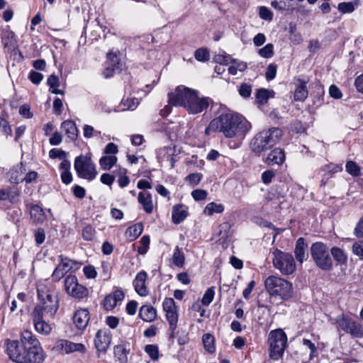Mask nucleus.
Instances as JSON below:
<instances>
[{"mask_svg":"<svg viewBox=\"0 0 363 363\" xmlns=\"http://www.w3.org/2000/svg\"><path fill=\"white\" fill-rule=\"evenodd\" d=\"M43 78V74L38 72L31 70L29 73L28 79L35 84H40Z\"/></svg>","mask_w":363,"mask_h":363,"instance_id":"0e129e2a","label":"nucleus"},{"mask_svg":"<svg viewBox=\"0 0 363 363\" xmlns=\"http://www.w3.org/2000/svg\"><path fill=\"white\" fill-rule=\"evenodd\" d=\"M208 193L206 190L195 189L191 192V196L195 201H202L206 199Z\"/></svg>","mask_w":363,"mask_h":363,"instance_id":"680f3d73","label":"nucleus"},{"mask_svg":"<svg viewBox=\"0 0 363 363\" xmlns=\"http://www.w3.org/2000/svg\"><path fill=\"white\" fill-rule=\"evenodd\" d=\"M172 260V263L177 267H182L184 266L185 256L178 246H177L174 250Z\"/></svg>","mask_w":363,"mask_h":363,"instance_id":"e433bc0d","label":"nucleus"},{"mask_svg":"<svg viewBox=\"0 0 363 363\" xmlns=\"http://www.w3.org/2000/svg\"><path fill=\"white\" fill-rule=\"evenodd\" d=\"M282 136V130L279 128H271L258 133L251 140L252 152L259 154L275 145Z\"/></svg>","mask_w":363,"mask_h":363,"instance_id":"f03ea898","label":"nucleus"},{"mask_svg":"<svg viewBox=\"0 0 363 363\" xmlns=\"http://www.w3.org/2000/svg\"><path fill=\"white\" fill-rule=\"evenodd\" d=\"M269 357L274 360L282 357L287 346V337L281 329L272 330L269 334Z\"/></svg>","mask_w":363,"mask_h":363,"instance_id":"0eeeda50","label":"nucleus"},{"mask_svg":"<svg viewBox=\"0 0 363 363\" xmlns=\"http://www.w3.org/2000/svg\"><path fill=\"white\" fill-rule=\"evenodd\" d=\"M342 170V164H328L327 165H325L322 168V171L325 172V173H328L330 176H331L334 173L339 172Z\"/></svg>","mask_w":363,"mask_h":363,"instance_id":"a18cd8bd","label":"nucleus"},{"mask_svg":"<svg viewBox=\"0 0 363 363\" xmlns=\"http://www.w3.org/2000/svg\"><path fill=\"white\" fill-rule=\"evenodd\" d=\"M89 319V312L86 308L77 310L73 315V321L79 330L85 329Z\"/></svg>","mask_w":363,"mask_h":363,"instance_id":"6ab92c4d","label":"nucleus"},{"mask_svg":"<svg viewBox=\"0 0 363 363\" xmlns=\"http://www.w3.org/2000/svg\"><path fill=\"white\" fill-rule=\"evenodd\" d=\"M183 204H177L172 208V221L175 224L182 223L188 216L187 208Z\"/></svg>","mask_w":363,"mask_h":363,"instance_id":"393cba45","label":"nucleus"},{"mask_svg":"<svg viewBox=\"0 0 363 363\" xmlns=\"http://www.w3.org/2000/svg\"><path fill=\"white\" fill-rule=\"evenodd\" d=\"M346 171L353 177H357L360 174V168L356 162L348 161L345 165Z\"/></svg>","mask_w":363,"mask_h":363,"instance_id":"ea45409f","label":"nucleus"},{"mask_svg":"<svg viewBox=\"0 0 363 363\" xmlns=\"http://www.w3.org/2000/svg\"><path fill=\"white\" fill-rule=\"evenodd\" d=\"M202 178V174L200 173H191L189 174L186 179L189 181L190 184L193 186L197 185Z\"/></svg>","mask_w":363,"mask_h":363,"instance_id":"69168bd1","label":"nucleus"},{"mask_svg":"<svg viewBox=\"0 0 363 363\" xmlns=\"http://www.w3.org/2000/svg\"><path fill=\"white\" fill-rule=\"evenodd\" d=\"M1 40L5 48L15 44V33L9 28L4 29L1 33Z\"/></svg>","mask_w":363,"mask_h":363,"instance_id":"72a5a7b5","label":"nucleus"},{"mask_svg":"<svg viewBox=\"0 0 363 363\" xmlns=\"http://www.w3.org/2000/svg\"><path fill=\"white\" fill-rule=\"evenodd\" d=\"M306 248L307 244L305 242V239L303 238H299L296 242L294 254L296 260L300 263H303V260L308 256L306 250Z\"/></svg>","mask_w":363,"mask_h":363,"instance_id":"5701e85b","label":"nucleus"},{"mask_svg":"<svg viewBox=\"0 0 363 363\" xmlns=\"http://www.w3.org/2000/svg\"><path fill=\"white\" fill-rule=\"evenodd\" d=\"M60 262L55 267L52 278L55 281H59L76 264V262L69 259L63 255L59 256Z\"/></svg>","mask_w":363,"mask_h":363,"instance_id":"2eb2a0df","label":"nucleus"},{"mask_svg":"<svg viewBox=\"0 0 363 363\" xmlns=\"http://www.w3.org/2000/svg\"><path fill=\"white\" fill-rule=\"evenodd\" d=\"M259 15L261 18L265 21H272L273 13L266 6H260L259 9Z\"/></svg>","mask_w":363,"mask_h":363,"instance_id":"6e6d98bb","label":"nucleus"},{"mask_svg":"<svg viewBox=\"0 0 363 363\" xmlns=\"http://www.w3.org/2000/svg\"><path fill=\"white\" fill-rule=\"evenodd\" d=\"M95 229L90 225H86L82 230V238L87 241L93 240L95 236Z\"/></svg>","mask_w":363,"mask_h":363,"instance_id":"49530a36","label":"nucleus"},{"mask_svg":"<svg viewBox=\"0 0 363 363\" xmlns=\"http://www.w3.org/2000/svg\"><path fill=\"white\" fill-rule=\"evenodd\" d=\"M59 349L68 354L73 352H84L85 346L82 343H74L67 340H60L57 342Z\"/></svg>","mask_w":363,"mask_h":363,"instance_id":"aec40b11","label":"nucleus"},{"mask_svg":"<svg viewBox=\"0 0 363 363\" xmlns=\"http://www.w3.org/2000/svg\"><path fill=\"white\" fill-rule=\"evenodd\" d=\"M204 349L210 354L215 352V337L210 333H205L202 337Z\"/></svg>","mask_w":363,"mask_h":363,"instance_id":"2f4dec72","label":"nucleus"},{"mask_svg":"<svg viewBox=\"0 0 363 363\" xmlns=\"http://www.w3.org/2000/svg\"><path fill=\"white\" fill-rule=\"evenodd\" d=\"M194 57L198 61L206 62L209 60L210 55L206 48H199L195 51Z\"/></svg>","mask_w":363,"mask_h":363,"instance_id":"79ce46f5","label":"nucleus"},{"mask_svg":"<svg viewBox=\"0 0 363 363\" xmlns=\"http://www.w3.org/2000/svg\"><path fill=\"white\" fill-rule=\"evenodd\" d=\"M196 91L195 89L182 85L178 86L174 92L168 94L169 103L175 106H182L186 110L190 101L194 99Z\"/></svg>","mask_w":363,"mask_h":363,"instance_id":"9d476101","label":"nucleus"},{"mask_svg":"<svg viewBox=\"0 0 363 363\" xmlns=\"http://www.w3.org/2000/svg\"><path fill=\"white\" fill-rule=\"evenodd\" d=\"M298 82L299 85L297 86L294 91V98L295 101H303L307 98L308 94L306 86L307 82L300 79Z\"/></svg>","mask_w":363,"mask_h":363,"instance_id":"c85d7f7f","label":"nucleus"},{"mask_svg":"<svg viewBox=\"0 0 363 363\" xmlns=\"http://www.w3.org/2000/svg\"><path fill=\"white\" fill-rule=\"evenodd\" d=\"M239 94L244 99H247L251 96L252 86L247 83H242L238 89Z\"/></svg>","mask_w":363,"mask_h":363,"instance_id":"8fccbe9b","label":"nucleus"},{"mask_svg":"<svg viewBox=\"0 0 363 363\" xmlns=\"http://www.w3.org/2000/svg\"><path fill=\"white\" fill-rule=\"evenodd\" d=\"M337 9L342 13H350L354 10V6L352 2H341L338 4Z\"/></svg>","mask_w":363,"mask_h":363,"instance_id":"603ef678","label":"nucleus"},{"mask_svg":"<svg viewBox=\"0 0 363 363\" xmlns=\"http://www.w3.org/2000/svg\"><path fill=\"white\" fill-rule=\"evenodd\" d=\"M215 291H214V287H210L208 288L204 295L203 296V298L201 299V303L203 305L208 306L213 300Z\"/></svg>","mask_w":363,"mask_h":363,"instance_id":"de8ad7c7","label":"nucleus"},{"mask_svg":"<svg viewBox=\"0 0 363 363\" xmlns=\"http://www.w3.org/2000/svg\"><path fill=\"white\" fill-rule=\"evenodd\" d=\"M103 304L105 310L111 311L116 306L117 303L114 298H113L112 294H109L104 298Z\"/></svg>","mask_w":363,"mask_h":363,"instance_id":"864d4df0","label":"nucleus"},{"mask_svg":"<svg viewBox=\"0 0 363 363\" xmlns=\"http://www.w3.org/2000/svg\"><path fill=\"white\" fill-rule=\"evenodd\" d=\"M285 160V154L282 149L275 148L268 155L266 162L268 165H281Z\"/></svg>","mask_w":363,"mask_h":363,"instance_id":"4be33fe9","label":"nucleus"},{"mask_svg":"<svg viewBox=\"0 0 363 363\" xmlns=\"http://www.w3.org/2000/svg\"><path fill=\"white\" fill-rule=\"evenodd\" d=\"M352 252L358 256L361 259H363V240L355 242L352 247Z\"/></svg>","mask_w":363,"mask_h":363,"instance_id":"5fc2aeb1","label":"nucleus"},{"mask_svg":"<svg viewBox=\"0 0 363 363\" xmlns=\"http://www.w3.org/2000/svg\"><path fill=\"white\" fill-rule=\"evenodd\" d=\"M332 255L337 264H345L347 261V255L343 250L338 247H333L330 250Z\"/></svg>","mask_w":363,"mask_h":363,"instance_id":"7c9ffc66","label":"nucleus"},{"mask_svg":"<svg viewBox=\"0 0 363 363\" xmlns=\"http://www.w3.org/2000/svg\"><path fill=\"white\" fill-rule=\"evenodd\" d=\"M138 315L145 322H152L157 318V311L151 305H143L140 308Z\"/></svg>","mask_w":363,"mask_h":363,"instance_id":"b1692460","label":"nucleus"},{"mask_svg":"<svg viewBox=\"0 0 363 363\" xmlns=\"http://www.w3.org/2000/svg\"><path fill=\"white\" fill-rule=\"evenodd\" d=\"M0 130L2 131V133L5 135H11L12 130L11 128V126L9 124V122L5 120L3 118L0 117Z\"/></svg>","mask_w":363,"mask_h":363,"instance_id":"e2e57ef3","label":"nucleus"},{"mask_svg":"<svg viewBox=\"0 0 363 363\" xmlns=\"http://www.w3.org/2000/svg\"><path fill=\"white\" fill-rule=\"evenodd\" d=\"M303 345L310 350V359L318 356V347L310 340L303 339Z\"/></svg>","mask_w":363,"mask_h":363,"instance_id":"a19ab883","label":"nucleus"},{"mask_svg":"<svg viewBox=\"0 0 363 363\" xmlns=\"http://www.w3.org/2000/svg\"><path fill=\"white\" fill-rule=\"evenodd\" d=\"M94 343L98 351L106 352L111 343V335L99 330L95 336Z\"/></svg>","mask_w":363,"mask_h":363,"instance_id":"f3484780","label":"nucleus"},{"mask_svg":"<svg viewBox=\"0 0 363 363\" xmlns=\"http://www.w3.org/2000/svg\"><path fill=\"white\" fill-rule=\"evenodd\" d=\"M166 312V318L169 324V330H172V334L177 328L178 323V313L177 309L168 311Z\"/></svg>","mask_w":363,"mask_h":363,"instance_id":"f704fd0d","label":"nucleus"},{"mask_svg":"<svg viewBox=\"0 0 363 363\" xmlns=\"http://www.w3.org/2000/svg\"><path fill=\"white\" fill-rule=\"evenodd\" d=\"M354 234L357 238H363V216L357 222L354 230Z\"/></svg>","mask_w":363,"mask_h":363,"instance_id":"774afa93","label":"nucleus"},{"mask_svg":"<svg viewBox=\"0 0 363 363\" xmlns=\"http://www.w3.org/2000/svg\"><path fill=\"white\" fill-rule=\"evenodd\" d=\"M274 91L273 90L260 88L257 90L255 97L256 102L258 104H265L269 99L274 97Z\"/></svg>","mask_w":363,"mask_h":363,"instance_id":"c756f323","label":"nucleus"},{"mask_svg":"<svg viewBox=\"0 0 363 363\" xmlns=\"http://www.w3.org/2000/svg\"><path fill=\"white\" fill-rule=\"evenodd\" d=\"M310 252L315 264L319 269L327 272L333 269V262L326 244L322 242H313L310 247Z\"/></svg>","mask_w":363,"mask_h":363,"instance_id":"423d86ee","label":"nucleus"},{"mask_svg":"<svg viewBox=\"0 0 363 363\" xmlns=\"http://www.w3.org/2000/svg\"><path fill=\"white\" fill-rule=\"evenodd\" d=\"M130 349L128 348V344L127 342L115 345L113 347L114 357L117 358L120 363H128V355Z\"/></svg>","mask_w":363,"mask_h":363,"instance_id":"412c9836","label":"nucleus"},{"mask_svg":"<svg viewBox=\"0 0 363 363\" xmlns=\"http://www.w3.org/2000/svg\"><path fill=\"white\" fill-rule=\"evenodd\" d=\"M135 291L140 296H145L148 294L147 289L145 284V283H135L133 284Z\"/></svg>","mask_w":363,"mask_h":363,"instance_id":"338daca9","label":"nucleus"},{"mask_svg":"<svg viewBox=\"0 0 363 363\" xmlns=\"http://www.w3.org/2000/svg\"><path fill=\"white\" fill-rule=\"evenodd\" d=\"M141 246L138 247V252L140 255H145L147 252V248L150 245V237L148 235H143L140 239Z\"/></svg>","mask_w":363,"mask_h":363,"instance_id":"09e8293b","label":"nucleus"},{"mask_svg":"<svg viewBox=\"0 0 363 363\" xmlns=\"http://www.w3.org/2000/svg\"><path fill=\"white\" fill-rule=\"evenodd\" d=\"M34 236L35 241L38 245L43 243L45 239V233L44 229L40 228L36 229L34 233Z\"/></svg>","mask_w":363,"mask_h":363,"instance_id":"13d9d810","label":"nucleus"},{"mask_svg":"<svg viewBox=\"0 0 363 363\" xmlns=\"http://www.w3.org/2000/svg\"><path fill=\"white\" fill-rule=\"evenodd\" d=\"M25 205L30 211V216L34 223H42L45 219L43 208L37 204H30L29 201H25Z\"/></svg>","mask_w":363,"mask_h":363,"instance_id":"a211bd4d","label":"nucleus"},{"mask_svg":"<svg viewBox=\"0 0 363 363\" xmlns=\"http://www.w3.org/2000/svg\"><path fill=\"white\" fill-rule=\"evenodd\" d=\"M224 211L223 205L220 203H216L215 202H211L208 203L204 209V212L209 216L213 215L215 213H220Z\"/></svg>","mask_w":363,"mask_h":363,"instance_id":"4c0bfd02","label":"nucleus"},{"mask_svg":"<svg viewBox=\"0 0 363 363\" xmlns=\"http://www.w3.org/2000/svg\"><path fill=\"white\" fill-rule=\"evenodd\" d=\"M145 352L151 357L154 361L159 359V350L156 345H147L145 347Z\"/></svg>","mask_w":363,"mask_h":363,"instance_id":"58836bf2","label":"nucleus"},{"mask_svg":"<svg viewBox=\"0 0 363 363\" xmlns=\"http://www.w3.org/2000/svg\"><path fill=\"white\" fill-rule=\"evenodd\" d=\"M40 308L33 311L32 317L35 330L42 335H47L50 333L52 327L49 323L51 319L54 318L46 317L40 313Z\"/></svg>","mask_w":363,"mask_h":363,"instance_id":"4468645a","label":"nucleus"},{"mask_svg":"<svg viewBox=\"0 0 363 363\" xmlns=\"http://www.w3.org/2000/svg\"><path fill=\"white\" fill-rule=\"evenodd\" d=\"M258 53L264 58H270L274 55V45L272 43L267 44L264 48L259 50Z\"/></svg>","mask_w":363,"mask_h":363,"instance_id":"37998d69","label":"nucleus"},{"mask_svg":"<svg viewBox=\"0 0 363 363\" xmlns=\"http://www.w3.org/2000/svg\"><path fill=\"white\" fill-rule=\"evenodd\" d=\"M21 344L28 347V350H33L40 357L42 362L44 361L45 354L39 340L28 330H25L21 333V340H18Z\"/></svg>","mask_w":363,"mask_h":363,"instance_id":"ddd939ff","label":"nucleus"},{"mask_svg":"<svg viewBox=\"0 0 363 363\" xmlns=\"http://www.w3.org/2000/svg\"><path fill=\"white\" fill-rule=\"evenodd\" d=\"M117 162L115 155L103 156L99 160V164L104 170L111 169Z\"/></svg>","mask_w":363,"mask_h":363,"instance_id":"473e14b6","label":"nucleus"},{"mask_svg":"<svg viewBox=\"0 0 363 363\" xmlns=\"http://www.w3.org/2000/svg\"><path fill=\"white\" fill-rule=\"evenodd\" d=\"M162 306L164 311L177 309L176 303L172 298H166L163 301Z\"/></svg>","mask_w":363,"mask_h":363,"instance_id":"052dcab7","label":"nucleus"},{"mask_svg":"<svg viewBox=\"0 0 363 363\" xmlns=\"http://www.w3.org/2000/svg\"><path fill=\"white\" fill-rule=\"evenodd\" d=\"M143 225L142 223H137L130 227L125 230V236L128 240L131 242L137 239L143 233Z\"/></svg>","mask_w":363,"mask_h":363,"instance_id":"cd10ccee","label":"nucleus"},{"mask_svg":"<svg viewBox=\"0 0 363 363\" xmlns=\"http://www.w3.org/2000/svg\"><path fill=\"white\" fill-rule=\"evenodd\" d=\"M74 167L79 178L89 181L94 179L98 174L96 165L90 156L82 155L77 156L74 160Z\"/></svg>","mask_w":363,"mask_h":363,"instance_id":"6e6552de","label":"nucleus"},{"mask_svg":"<svg viewBox=\"0 0 363 363\" xmlns=\"http://www.w3.org/2000/svg\"><path fill=\"white\" fill-rule=\"evenodd\" d=\"M138 202L143 205L144 211L147 213H151L153 211L152 196L148 192H140L138 197Z\"/></svg>","mask_w":363,"mask_h":363,"instance_id":"a878e982","label":"nucleus"},{"mask_svg":"<svg viewBox=\"0 0 363 363\" xmlns=\"http://www.w3.org/2000/svg\"><path fill=\"white\" fill-rule=\"evenodd\" d=\"M336 324L338 330L350 334L352 337H363V325L350 316L342 315L336 319Z\"/></svg>","mask_w":363,"mask_h":363,"instance_id":"9b49d317","label":"nucleus"},{"mask_svg":"<svg viewBox=\"0 0 363 363\" xmlns=\"http://www.w3.org/2000/svg\"><path fill=\"white\" fill-rule=\"evenodd\" d=\"M7 353L11 359L17 363H42L35 352L18 340H11L7 344Z\"/></svg>","mask_w":363,"mask_h":363,"instance_id":"20e7f679","label":"nucleus"},{"mask_svg":"<svg viewBox=\"0 0 363 363\" xmlns=\"http://www.w3.org/2000/svg\"><path fill=\"white\" fill-rule=\"evenodd\" d=\"M38 172H36L35 171H30L28 173H26V174L23 177V178H20V179L15 178L14 180H16V182L23 181V182H26V183L29 184V183H31L32 182L35 181L38 178Z\"/></svg>","mask_w":363,"mask_h":363,"instance_id":"bf43d9fd","label":"nucleus"},{"mask_svg":"<svg viewBox=\"0 0 363 363\" xmlns=\"http://www.w3.org/2000/svg\"><path fill=\"white\" fill-rule=\"evenodd\" d=\"M61 127L65 130V134L72 140L75 141L78 136V130L75 123L72 121H64Z\"/></svg>","mask_w":363,"mask_h":363,"instance_id":"bb28decb","label":"nucleus"},{"mask_svg":"<svg viewBox=\"0 0 363 363\" xmlns=\"http://www.w3.org/2000/svg\"><path fill=\"white\" fill-rule=\"evenodd\" d=\"M194 99L190 101L186 111L189 113L197 114L206 110L209 106L211 99L209 97H199V91L194 95Z\"/></svg>","mask_w":363,"mask_h":363,"instance_id":"dca6fc26","label":"nucleus"},{"mask_svg":"<svg viewBox=\"0 0 363 363\" xmlns=\"http://www.w3.org/2000/svg\"><path fill=\"white\" fill-rule=\"evenodd\" d=\"M273 265L283 275H290L295 272L296 264L291 254L276 249L273 252Z\"/></svg>","mask_w":363,"mask_h":363,"instance_id":"1a4fd4ad","label":"nucleus"},{"mask_svg":"<svg viewBox=\"0 0 363 363\" xmlns=\"http://www.w3.org/2000/svg\"><path fill=\"white\" fill-rule=\"evenodd\" d=\"M251 128V123L238 113H223L213 119L205 129L206 135L223 133L225 138H233L245 134Z\"/></svg>","mask_w":363,"mask_h":363,"instance_id":"f257e3e1","label":"nucleus"},{"mask_svg":"<svg viewBox=\"0 0 363 363\" xmlns=\"http://www.w3.org/2000/svg\"><path fill=\"white\" fill-rule=\"evenodd\" d=\"M107 63L108 65L114 67L117 69H121L120 67V59L118 55L113 52H109L107 54Z\"/></svg>","mask_w":363,"mask_h":363,"instance_id":"c03bdc74","label":"nucleus"},{"mask_svg":"<svg viewBox=\"0 0 363 363\" xmlns=\"http://www.w3.org/2000/svg\"><path fill=\"white\" fill-rule=\"evenodd\" d=\"M38 297L40 304L37 305L33 311L40 308V313L45 316L54 318L60 306L57 296L46 288H43L38 289Z\"/></svg>","mask_w":363,"mask_h":363,"instance_id":"39448f33","label":"nucleus"},{"mask_svg":"<svg viewBox=\"0 0 363 363\" xmlns=\"http://www.w3.org/2000/svg\"><path fill=\"white\" fill-rule=\"evenodd\" d=\"M25 171H26V169H25V167H23V163L21 162L20 165H17L12 169V172H11L10 179H9L10 182L13 184H19L21 182H23V181L16 182V180H14V179H15V178H16V179L23 178V174L24 173Z\"/></svg>","mask_w":363,"mask_h":363,"instance_id":"c9c22d12","label":"nucleus"},{"mask_svg":"<svg viewBox=\"0 0 363 363\" xmlns=\"http://www.w3.org/2000/svg\"><path fill=\"white\" fill-rule=\"evenodd\" d=\"M49 156L52 159L59 158L63 160L67 157V152L61 149L53 148L50 150Z\"/></svg>","mask_w":363,"mask_h":363,"instance_id":"4d7b16f0","label":"nucleus"},{"mask_svg":"<svg viewBox=\"0 0 363 363\" xmlns=\"http://www.w3.org/2000/svg\"><path fill=\"white\" fill-rule=\"evenodd\" d=\"M277 65L274 63L269 64L267 67L265 77L267 81L274 79L277 74Z\"/></svg>","mask_w":363,"mask_h":363,"instance_id":"3c124183","label":"nucleus"},{"mask_svg":"<svg viewBox=\"0 0 363 363\" xmlns=\"http://www.w3.org/2000/svg\"><path fill=\"white\" fill-rule=\"evenodd\" d=\"M264 286L271 296L279 297L283 301H287L294 296L293 284L279 277L269 276L264 281Z\"/></svg>","mask_w":363,"mask_h":363,"instance_id":"7ed1b4c3","label":"nucleus"},{"mask_svg":"<svg viewBox=\"0 0 363 363\" xmlns=\"http://www.w3.org/2000/svg\"><path fill=\"white\" fill-rule=\"evenodd\" d=\"M65 288L67 294L75 298H83L88 296V289L77 282L74 275H69L65 279Z\"/></svg>","mask_w":363,"mask_h":363,"instance_id":"f8f14e48","label":"nucleus"}]
</instances>
